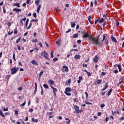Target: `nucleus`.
<instances>
[{"label":"nucleus","instance_id":"nucleus-20","mask_svg":"<svg viewBox=\"0 0 124 124\" xmlns=\"http://www.w3.org/2000/svg\"><path fill=\"white\" fill-rule=\"evenodd\" d=\"M75 59L79 60V59H81V56H80V55H76L75 56Z\"/></svg>","mask_w":124,"mask_h":124},{"label":"nucleus","instance_id":"nucleus-7","mask_svg":"<svg viewBox=\"0 0 124 124\" xmlns=\"http://www.w3.org/2000/svg\"><path fill=\"white\" fill-rule=\"evenodd\" d=\"M106 38V36H105V34L103 35V40H102V42H103L105 40V44L106 45H107L109 42H108V39H105Z\"/></svg>","mask_w":124,"mask_h":124},{"label":"nucleus","instance_id":"nucleus-49","mask_svg":"<svg viewBox=\"0 0 124 124\" xmlns=\"http://www.w3.org/2000/svg\"><path fill=\"white\" fill-rule=\"evenodd\" d=\"M13 59L15 61H16V59L15 58V54L14 53L13 55Z\"/></svg>","mask_w":124,"mask_h":124},{"label":"nucleus","instance_id":"nucleus-32","mask_svg":"<svg viewBox=\"0 0 124 124\" xmlns=\"http://www.w3.org/2000/svg\"><path fill=\"white\" fill-rule=\"evenodd\" d=\"M31 26H32V23H31V22L30 23L29 27L27 28V30H30V29H31Z\"/></svg>","mask_w":124,"mask_h":124},{"label":"nucleus","instance_id":"nucleus-59","mask_svg":"<svg viewBox=\"0 0 124 124\" xmlns=\"http://www.w3.org/2000/svg\"><path fill=\"white\" fill-rule=\"evenodd\" d=\"M97 115L99 116H101V112H98L97 113Z\"/></svg>","mask_w":124,"mask_h":124},{"label":"nucleus","instance_id":"nucleus-58","mask_svg":"<svg viewBox=\"0 0 124 124\" xmlns=\"http://www.w3.org/2000/svg\"><path fill=\"white\" fill-rule=\"evenodd\" d=\"M73 100L74 102H77V98H75Z\"/></svg>","mask_w":124,"mask_h":124},{"label":"nucleus","instance_id":"nucleus-28","mask_svg":"<svg viewBox=\"0 0 124 124\" xmlns=\"http://www.w3.org/2000/svg\"><path fill=\"white\" fill-rule=\"evenodd\" d=\"M79 34H78V33H76L75 34H74V35L73 36V38H77V37H78Z\"/></svg>","mask_w":124,"mask_h":124},{"label":"nucleus","instance_id":"nucleus-12","mask_svg":"<svg viewBox=\"0 0 124 124\" xmlns=\"http://www.w3.org/2000/svg\"><path fill=\"white\" fill-rule=\"evenodd\" d=\"M124 77H122L120 78L119 83L118 84V87L119 86H120V85H121L123 83V81L124 80Z\"/></svg>","mask_w":124,"mask_h":124},{"label":"nucleus","instance_id":"nucleus-46","mask_svg":"<svg viewBox=\"0 0 124 124\" xmlns=\"http://www.w3.org/2000/svg\"><path fill=\"white\" fill-rule=\"evenodd\" d=\"M38 20L37 19H32L31 20V22H38Z\"/></svg>","mask_w":124,"mask_h":124},{"label":"nucleus","instance_id":"nucleus-23","mask_svg":"<svg viewBox=\"0 0 124 124\" xmlns=\"http://www.w3.org/2000/svg\"><path fill=\"white\" fill-rule=\"evenodd\" d=\"M108 83H106L104 86V88L102 90V91H105L107 88H108Z\"/></svg>","mask_w":124,"mask_h":124},{"label":"nucleus","instance_id":"nucleus-21","mask_svg":"<svg viewBox=\"0 0 124 124\" xmlns=\"http://www.w3.org/2000/svg\"><path fill=\"white\" fill-rule=\"evenodd\" d=\"M113 91V89H110L109 91L108 92V96H109L110 94H111L112 92Z\"/></svg>","mask_w":124,"mask_h":124},{"label":"nucleus","instance_id":"nucleus-5","mask_svg":"<svg viewBox=\"0 0 124 124\" xmlns=\"http://www.w3.org/2000/svg\"><path fill=\"white\" fill-rule=\"evenodd\" d=\"M82 34L83 35L82 36L83 38H87L89 37V33L86 31H82Z\"/></svg>","mask_w":124,"mask_h":124},{"label":"nucleus","instance_id":"nucleus-35","mask_svg":"<svg viewBox=\"0 0 124 124\" xmlns=\"http://www.w3.org/2000/svg\"><path fill=\"white\" fill-rule=\"evenodd\" d=\"M105 19L103 18H102L101 19L99 20V23H103L105 21Z\"/></svg>","mask_w":124,"mask_h":124},{"label":"nucleus","instance_id":"nucleus-56","mask_svg":"<svg viewBox=\"0 0 124 124\" xmlns=\"http://www.w3.org/2000/svg\"><path fill=\"white\" fill-rule=\"evenodd\" d=\"M109 121V118L106 117V122L107 123Z\"/></svg>","mask_w":124,"mask_h":124},{"label":"nucleus","instance_id":"nucleus-44","mask_svg":"<svg viewBox=\"0 0 124 124\" xmlns=\"http://www.w3.org/2000/svg\"><path fill=\"white\" fill-rule=\"evenodd\" d=\"M60 42H61V40L59 39L58 41H56V44H60Z\"/></svg>","mask_w":124,"mask_h":124},{"label":"nucleus","instance_id":"nucleus-33","mask_svg":"<svg viewBox=\"0 0 124 124\" xmlns=\"http://www.w3.org/2000/svg\"><path fill=\"white\" fill-rule=\"evenodd\" d=\"M14 32L15 34H17L18 33V31H17V28H16L14 30Z\"/></svg>","mask_w":124,"mask_h":124},{"label":"nucleus","instance_id":"nucleus-48","mask_svg":"<svg viewBox=\"0 0 124 124\" xmlns=\"http://www.w3.org/2000/svg\"><path fill=\"white\" fill-rule=\"evenodd\" d=\"M71 31V29H69L67 31H66V33H68V32Z\"/></svg>","mask_w":124,"mask_h":124},{"label":"nucleus","instance_id":"nucleus-57","mask_svg":"<svg viewBox=\"0 0 124 124\" xmlns=\"http://www.w3.org/2000/svg\"><path fill=\"white\" fill-rule=\"evenodd\" d=\"M19 91H22V90H23V87H20L18 88Z\"/></svg>","mask_w":124,"mask_h":124},{"label":"nucleus","instance_id":"nucleus-10","mask_svg":"<svg viewBox=\"0 0 124 124\" xmlns=\"http://www.w3.org/2000/svg\"><path fill=\"white\" fill-rule=\"evenodd\" d=\"M51 89L53 90V93L55 95V96H57V94H56V92H58V89L54 88L53 86H51Z\"/></svg>","mask_w":124,"mask_h":124},{"label":"nucleus","instance_id":"nucleus-53","mask_svg":"<svg viewBox=\"0 0 124 124\" xmlns=\"http://www.w3.org/2000/svg\"><path fill=\"white\" fill-rule=\"evenodd\" d=\"M30 1H31V0H27L26 3L27 4H30Z\"/></svg>","mask_w":124,"mask_h":124},{"label":"nucleus","instance_id":"nucleus-62","mask_svg":"<svg viewBox=\"0 0 124 124\" xmlns=\"http://www.w3.org/2000/svg\"><path fill=\"white\" fill-rule=\"evenodd\" d=\"M118 72H119V71H118V70H114V73H115V74H117V73H118Z\"/></svg>","mask_w":124,"mask_h":124},{"label":"nucleus","instance_id":"nucleus-41","mask_svg":"<svg viewBox=\"0 0 124 124\" xmlns=\"http://www.w3.org/2000/svg\"><path fill=\"white\" fill-rule=\"evenodd\" d=\"M59 59L57 58H54L53 60V62H57Z\"/></svg>","mask_w":124,"mask_h":124},{"label":"nucleus","instance_id":"nucleus-54","mask_svg":"<svg viewBox=\"0 0 124 124\" xmlns=\"http://www.w3.org/2000/svg\"><path fill=\"white\" fill-rule=\"evenodd\" d=\"M85 94L86 95V98H88V97L89 96V94L87 92H85Z\"/></svg>","mask_w":124,"mask_h":124},{"label":"nucleus","instance_id":"nucleus-36","mask_svg":"<svg viewBox=\"0 0 124 124\" xmlns=\"http://www.w3.org/2000/svg\"><path fill=\"white\" fill-rule=\"evenodd\" d=\"M43 73H44V71H42L40 74H39V76L40 77H41V76H42V75H43Z\"/></svg>","mask_w":124,"mask_h":124},{"label":"nucleus","instance_id":"nucleus-8","mask_svg":"<svg viewBox=\"0 0 124 124\" xmlns=\"http://www.w3.org/2000/svg\"><path fill=\"white\" fill-rule=\"evenodd\" d=\"M62 72H68L69 70H68V67L66 65L62 66Z\"/></svg>","mask_w":124,"mask_h":124},{"label":"nucleus","instance_id":"nucleus-37","mask_svg":"<svg viewBox=\"0 0 124 124\" xmlns=\"http://www.w3.org/2000/svg\"><path fill=\"white\" fill-rule=\"evenodd\" d=\"M26 105V101L24 102V103L20 105V106H22V107H24V106Z\"/></svg>","mask_w":124,"mask_h":124},{"label":"nucleus","instance_id":"nucleus-61","mask_svg":"<svg viewBox=\"0 0 124 124\" xmlns=\"http://www.w3.org/2000/svg\"><path fill=\"white\" fill-rule=\"evenodd\" d=\"M37 41V39H33L32 40V42H36V41Z\"/></svg>","mask_w":124,"mask_h":124},{"label":"nucleus","instance_id":"nucleus-27","mask_svg":"<svg viewBox=\"0 0 124 124\" xmlns=\"http://www.w3.org/2000/svg\"><path fill=\"white\" fill-rule=\"evenodd\" d=\"M98 85H99L102 83V79H98L97 81Z\"/></svg>","mask_w":124,"mask_h":124},{"label":"nucleus","instance_id":"nucleus-42","mask_svg":"<svg viewBox=\"0 0 124 124\" xmlns=\"http://www.w3.org/2000/svg\"><path fill=\"white\" fill-rule=\"evenodd\" d=\"M86 104H88V105H93V103H90V102H86Z\"/></svg>","mask_w":124,"mask_h":124},{"label":"nucleus","instance_id":"nucleus-26","mask_svg":"<svg viewBox=\"0 0 124 124\" xmlns=\"http://www.w3.org/2000/svg\"><path fill=\"white\" fill-rule=\"evenodd\" d=\"M111 39L112 40V41H113V42H115L116 43H117V39H116V38L114 37H111Z\"/></svg>","mask_w":124,"mask_h":124},{"label":"nucleus","instance_id":"nucleus-1","mask_svg":"<svg viewBox=\"0 0 124 124\" xmlns=\"http://www.w3.org/2000/svg\"><path fill=\"white\" fill-rule=\"evenodd\" d=\"M90 39L91 40L92 44H95V45H100V42L98 41V38L91 37Z\"/></svg>","mask_w":124,"mask_h":124},{"label":"nucleus","instance_id":"nucleus-30","mask_svg":"<svg viewBox=\"0 0 124 124\" xmlns=\"http://www.w3.org/2000/svg\"><path fill=\"white\" fill-rule=\"evenodd\" d=\"M40 2V0H36L35 1V3L36 4V5H38L39 4V2Z\"/></svg>","mask_w":124,"mask_h":124},{"label":"nucleus","instance_id":"nucleus-9","mask_svg":"<svg viewBox=\"0 0 124 124\" xmlns=\"http://www.w3.org/2000/svg\"><path fill=\"white\" fill-rule=\"evenodd\" d=\"M27 20V17H24V18H22L20 20V25L21 26H23L24 25V23H25V22H26V20Z\"/></svg>","mask_w":124,"mask_h":124},{"label":"nucleus","instance_id":"nucleus-55","mask_svg":"<svg viewBox=\"0 0 124 124\" xmlns=\"http://www.w3.org/2000/svg\"><path fill=\"white\" fill-rule=\"evenodd\" d=\"M83 67H87L88 66V65L87 64H83Z\"/></svg>","mask_w":124,"mask_h":124},{"label":"nucleus","instance_id":"nucleus-39","mask_svg":"<svg viewBox=\"0 0 124 124\" xmlns=\"http://www.w3.org/2000/svg\"><path fill=\"white\" fill-rule=\"evenodd\" d=\"M20 40H21V38H19L18 39H17L16 41V43H19Z\"/></svg>","mask_w":124,"mask_h":124},{"label":"nucleus","instance_id":"nucleus-40","mask_svg":"<svg viewBox=\"0 0 124 124\" xmlns=\"http://www.w3.org/2000/svg\"><path fill=\"white\" fill-rule=\"evenodd\" d=\"M105 75H106V73L104 72H102L101 73V76H104Z\"/></svg>","mask_w":124,"mask_h":124},{"label":"nucleus","instance_id":"nucleus-11","mask_svg":"<svg viewBox=\"0 0 124 124\" xmlns=\"http://www.w3.org/2000/svg\"><path fill=\"white\" fill-rule=\"evenodd\" d=\"M98 60H99V58L97 57V55H96L95 56L93 61L94 62H98Z\"/></svg>","mask_w":124,"mask_h":124},{"label":"nucleus","instance_id":"nucleus-45","mask_svg":"<svg viewBox=\"0 0 124 124\" xmlns=\"http://www.w3.org/2000/svg\"><path fill=\"white\" fill-rule=\"evenodd\" d=\"M17 47L18 50H19V51H21V47H20V46L17 45Z\"/></svg>","mask_w":124,"mask_h":124},{"label":"nucleus","instance_id":"nucleus-6","mask_svg":"<svg viewBox=\"0 0 124 124\" xmlns=\"http://www.w3.org/2000/svg\"><path fill=\"white\" fill-rule=\"evenodd\" d=\"M19 70V68L17 67H13L11 69V74L12 75H13V74H15Z\"/></svg>","mask_w":124,"mask_h":124},{"label":"nucleus","instance_id":"nucleus-2","mask_svg":"<svg viewBox=\"0 0 124 124\" xmlns=\"http://www.w3.org/2000/svg\"><path fill=\"white\" fill-rule=\"evenodd\" d=\"M72 89L70 87H67L65 88L64 93L66 94V95H68V96H70L71 95V93H70V92H71Z\"/></svg>","mask_w":124,"mask_h":124},{"label":"nucleus","instance_id":"nucleus-43","mask_svg":"<svg viewBox=\"0 0 124 124\" xmlns=\"http://www.w3.org/2000/svg\"><path fill=\"white\" fill-rule=\"evenodd\" d=\"M33 16L34 18H36V17H37L36 13H34L33 14Z\"/></svg>","mask_w":124,"mask_h":124},{"label":"nucleus","instance_id":"nucleus-22","mask_svg":"<svg viewBox=\"0 0 124 124\" xmlns=\"http://www.w3.org/2000/svg\"><path fill=\"white\" fill-rule=\"evenodd\" d=\"M31 121L33 123H37V122H38V119H35L34 118H32L31 119Z\"/></svg>","mask_w":124,"mask_h":124},{"label":"nucleus","instance_id":"nucleus-29","mask_svg":"<svg viewBox=\"0 0 124 124\" xmlns=\"http://www.w3.org/2000/svg\"><path fill=\"white\" fill-rule=\"evenodd\" d=\"M43 87L45 88V89H49V86L46 84H44L43 85Z\"/></svg>","mask_w":124,"mask_h":124},{"label":"nucleus","instance_id":"nucleus-17","mask_svg":"<svg viewBox=\"0 0 124 124\" xmlns=\"http://www.w3.org/2000/svg\"><path fill=\"white\" fill-rule=\"evenodd\" d=\"M35 90L34 91V93L35 94L36 93V92L37 91V83L36 82L35 83Z\"/></svg>","mask_w":124,"mask_h":124},{"label":"nucleus","instance_id":"nucleus-3","mask_svg":"<svg viewBox=\"0 0 124 124\" xmlns=\"http://www.w3.org/2000/svg\"><path fill=\"white\" fill-rule=\"evenodd\" d=\"M41 56L45 58V59H46V60H50V59H49V55H48V53L46 52V51L45 50L41 53Z\"/></svg>","mask_w":124,"mask_h":124},{"label":"nucleus","instance_id":"nucleus-14","mask_svg":"<svg viewBox=\"0 0 124 124\" xmlns=\"http://www.w3.org/2000/svg\"><path fill=\"white\" fill-rule=\"evenodd\" d=\"M31 63L32 64H34V65H38V63H37V62H36V61L35 60H32L31 62Z\"/></svg>","mask_w":124,"mask_h":124},{"label":"nucleus","instance_id":"nucleus-51","mask_svg":"<svg viewBox=\"0 0 124 124\" xmlns=\"http://www.w3.org/2000/svg\"><path fill=\"white\" fill-rule=\"evenodd\" d=\"M100 106H101V108H103V107H105V104H101Z\"/></svg>","mask_w":124,"mask_h":124},{"label":"nucleus","instance_id":"nucleus-31","mask_svg":"<svg viewBox=\"0 0 124 124\" xmlns=\"http://www.w3.org/2000/svg\"><path fill=\"white\" fill-rule=\"evenodd\" d=\"M117 67H118L120 72H121V71H122V68L121 67V65H120V64L118 65Z\"/></svg>","mask_w":124,"mask_h":124},{"label":"nucleus","instance_id":"nucleus-50","mask_svg":"<svg viewBox=\"0 0 124 124\" xmlns=\"http://www.w3.org/2000/svg\"><path fill=\"white\" fill-rule=\"evenodd\" d=\"M3 13H6V10H5V8H4V7L3 8Z\"/></svg>","mask_w":124,"mask_h":124},{"label":"nucleus","instance_id":"nucleus-18","mask_svg":"<svg viewBox=\"0 0 124 124\" xmlns=\"http://www.w3.org/2000/svg\"><path fill=\"white\" fill-rule=\"evenodd\" d=\"M78 79H79L78 80V84H80V83H81V81L83 80V77H82V76H79Z\"/></svg>","mask_w":124,"mask_h":124},{"label":"nucleus","instance_id":"nucleus-52","mask_svg":"<svg viewBox=\"0 0 124 124\" xmlns=\"http://www.w3.org/2000/svg\"><path fill=\"white\" fill-rule=\"evenodd\" d=\"M39 45L40 46L41 48L43 47V46L42 45V44L41 42L39 43Z\"/></svg>","mask_w":124,"mask_h":124},{"label":"nucleus","instance_id":"nucleus-38","mask_svg":"<svg viewBox=\"0 0 124 124\" xmlns=\"http://www.w3.org/2000/svg\"><path fill=\"white\" fill-rule=\"evenodd\" d=\"M87 75L88 76H92V74L91 73V72H87Z\"/></svg>","mask_w":124,"mask_h":124},{"label":"nucleus","instance_id":"nucleus-4","mask_svg":"<svg viewBox=\"0 0 124 124\" xmlns=\"http://www.w3.org/2000/svg\"><path fill=\"white\" fill-rule=\"evenodd\" d=\"M74 108L76 111V113L77 114H79V113H82V109H79V106L77 105L74 106Z\"/></svg>","mask_w":124,"mask_h":124},{"label":"nucleus","instance_id":"nucleus-13","mask_svg":"<svg viewBox=\"0 0 124 124\" xmlns=\"http://www.w3.org/2000/svg\"><path fill=\"white\" fill-rule=\"evenodd\" d=\"M54 83L55 82H54V80H52L51 79L48 80V84L50 85V87H51V86H52V85H54Z\"/></svg>","mask_w":124,"mask_h":124},{"label":"nucleus","instance_id":"nucleus-19","mask_svg":"<svg viewBox=\"0 0 124 124\" xmlns=\"http://www.w3.org/2000/svg\"><path fill=\"white\" fill-rule=\"evenodd\" d=\"M13 6H16V7H20V3H14Z\"/></svg>","mask_w":124,"mask_h":124},{"label":"nucleus","instance_id":"nucleus-47","mask_svg":"<svg viewBox=\"0 0 124 124\" xmlns=\"http://www.w3.org/2000/svg\"><path fill=\"white\" fill-rule=\"evenodd\" d=\"M29 112L30 113H32L33 112V109L32 108H31L30 110H29Z\"/></svg>","mask_w":124,"mask_h":124},{"label":"nucleus","instance_id":"nucleus-24","mask_svg":"<svg viewBox=\"0 0 124 124\" xmlns=\"http://www.w3.org/2000/svg\"><path fill=\"white\" fill-rule=\"evenodd\" d=\"M76 26V24L74 22L71 23V26L72 28H74Z\"/></svg>","mask_w":124,"mask_h":124},{"label":"nucleus","instance_id":"nucleus-34","mask_svg":"<svg viewBox=\"0 0 124 124\" xmlns=\"http://www.w3.org/2000/svg\"><path fill=\"white\" fill-rule=\"evenodd\" d=\"M19 111L17 110H15V115H17V116H19Z\"/></svg>","mask_w":124,"mask_h":124},{"label":"nucleus","instance_id":"nucleus-60","mask_svg":"<svg viewBox=\"0 0 124 124\" xmlns=\"http://www.w3.org/2000/svg\"><path fill=\"white\" fill-rule=\"evenodd\" d=\"M101 95H104V94H105V92H101Z\"/></svg>","mask_w":124,"mask_h":124},{"label":"nucleus","instance_id":"nucleus-63","mask_svg":"<svg viewBox=\"0 0 124 124\" xmlns=\"http://www.w3.org/2000/svg\"><path fill=\"white\" fill-rule=\"evenodd\" d=\"M8 108H3V111H8Z\"/></svg>","mask_w":124,"mask_h":124},{"label":"nucleus","instance_id":"nucleus-15","mask_svg":"<svg viewBox=\"0 0 124 124\" xmlns=\"http://www.w3.org/2000/svg\"><path fill=\"white\" fill-rule=\"evenodd\" d=\"M41 7H42L41 4L39 5L37 7V12L38 13H39V11H40V9H41Z\"/></svg>","mask_w":124,"mask_h":124},{"label":"nucleus","instance_id":"nucleus-16","mask_svg":"<svg viewBox=\"0 0 124 124\" xmlns=\"http://www.w3.org/2000/svg\"><path fill=\"white\" fill-rule=\"evenodd\" d=\"M13 10V11H16V12H21L22 11L21 9L17 8H14Z\"/></svg>","mask_w":124,"mask_h":124},{"label":"nucleus","instance_id":"nucleus-25","mask_svg":"<svg viewBox=\"0 0 124 124\" xmlns=\"http://www.w3.org/2000/svg\"><path fill=\"white\" fill-rule=\"evenodd\" d=\"M0 116L1 117H2V118H4L5 116H4V114H3V112H2L1 110H0Z\"/></svg>","mask_w":124,"mask_h":124},{"label":"nucleus","instance_id":"nucleus-64","mask_svg":"<svg viewBox=\"0 0 124 124\" xmlns=\"http://www.w3.org/2000/svg\"><path fill=\"white\" fill-rule=\"evenodd\" d=\"M121 121H124V117H122L120 118Z\"/></svg>","mask_w":124,"mask_h":124}]
</instances>
